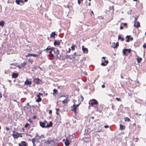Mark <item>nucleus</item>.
<instances>
[{"mask_svg": "<svg viewBox=\"0 0 146 146\" xmlns=\"http://www.w3.org/2000/svg\"><path fill=\"white\" fill-rule=\"evenodd\" d=\"M80 97L81 99V101H83V99H84V98H83V96L81 95L80 96Z\"/></svg>", "mask_w": 146, "mask_h": 146, "instance_id": "nucleus-42", "label": "nucleus"}, {"mask_svg": "<svg viewBox=\"0 0 146 146\" xmlns=\"http://www.w3.org/2000/svg\"><path fill=\"white\" fill-rule=\"evenodd\" d=\"M52 123L51 121H50L48 125H46V127L47 128H48L51 127L52 125Z\"/></svg>", "mask_w": 146, "mask_h": 146, "instance_id": "nucleus-17", "label": "nucleus"}, {"mask_svg": "<svg viewBox=\"0 0 146 146\" xmlns=\"http://www.w3.org/2000/svg\"><path fill=\"white\" fill-rule=\"evenodd\" d=\"M28 121H29L30 123H31L32 122V120L30 119H29V120H28Z\"/></svg>", "mask_w": 146, "mask_h": 146, "instance_id": "nucleus-60", "label": "nucleus"}, {"mask_svg": "<svg viewBox=\"0 0 146 146\" xmlns=\"http://www.w3.org/2000/svg\"><path fill=\"white\" fill-rule=\"evenodd\" d=\"M51 48H49L48 47L46 49V50H51Z\"/></svg>", "mask_w": 146, "mask_h": 146, "instance_id": "nucleus-38", "label": "nucleus"}, {"mask_svg": "<svg viewBox=\"0 0 146 146\" xmlns=\"http://www.w3.org/2000/svg\"><path fill=\"white\" fill-rule=\"evenodd\" d=\"M125 52V50L124 49H123V50L122 53H123V55H125V54H126L125 52Z\"/></svg>", "mask_w": 146, "mask_h": 146, "instance_id": "nucleus-36", "label": "nucleus"}, {"mask_svg": "<svg viewBox=\"0 0 146 146\" xmlns=\"http://www.w3.org/2000/svg\"><path fill=\"white\" fill-rule=\"evenodd\" d=\"M54 44L55 45H59L60 44V42L59 40H55L54 42Z\"/></svg>", "mask_w": 146, "mask_h": 146, "instance_id": "nucleus-15", "label": "nucleus"}, {"mask_svg": "<svg viewBox=\"0 0 146 146\" xmlns=\"http://www.w3.org/2000/svg\"><path fill=\"white\" fill-rule=\"evenodd\" d=\"M86 60V58L85 57H83L82 59V60Z\"/></svg>", "mask_w": 146, "mask_h": 146, "instance_id": "nucleus-56", "label": "nucleus"}, {"mask_svg": "<svg viewBox=\"0 0 146 146\" xmlns=\"http://www.w3.org/2000/svg\"><path fill=\"white\" fill-rule=\"evenodd\" d=\"M98 102L95 99H92V100L90 101L89 102L90 104L93 106L94 105H96L98 104Z\"/></svg>", "mask_w": 146, "mask_h": 146, "instance_id": "nucleus-4", "label": "nucleus"}, {"mask_svg": "<svg viewBox=\"0 0 146 146\" xmlns=\"http://www.w3.org/2000/svg\"><path fill=\"white\" fill-rule=\"evenodd\" d=\"M115 43H112V47L113 48V46H115Z\"/></svg>", "mask_w": 146, "mask_h": 146, "instance_id": "nucleus-47", "label": "nucleus"}, {"mask_svg": "<svg viewBox=\"0 0 146 146\" xmlns=\"http://www.w3.org/2000/svg\"><path fill=\"white\" fill-rule=\"evenodd\" d=\"M6 129L7 131H9V128L8 127H6Z\"/></svg>", "mask_w": 146, "mask_h": 146, "instance_id": "nucleus-52", "label": "nucleus"}, {"mask_svg": "<svg viewBox=\"0 0 146 146\" xmlns=\"http://www.w3.org/2000/svg\"><path fill=\"white\" fill-rule=\"evenodd\" d=\"M119 46V42H117L116 44H115V46H113V48H117Z\"/></svg>", "mask_w": 146, "mask_h": 146, "instance_id": "nucleus-27", "label": "nucleus"}, {"mask_svg": "<svg viewBox=\"0 0 146 146\" xmlns=\"http://www.w3.org/2000/svg\"><path fill=\"white\" fill-rule=\"evenodd\" d=\"M124 25L126 27H127V23H123Z\"/></svg>", "mask_w": 146, "mask_h": 146, "instance_id": "nucleus-45", "label": "nucleus"}, {"mask_svg": "<svg viewBox=\"0 0 146 146\" xmlns=\"http://www.w3.org/2000/svg\"><path fill=\"white\" fill-rule=\"evenodd\" d=\"M56 35V33L54 32H52L50 35V36L55 38V36Z\"/></svg>", "mask_w": 146, "mask_h": 146, "instance_id": "nucleus-23", "label": "nucleus"}, {"mask_svg": "<svg viewBox=\"0 0 146 146\" xmlns=\"http://www.w3.org/2000/svg\"><path fill=\"white\" fill-rule=\"evenodd\" d=\"M125 52L128 51L129 53H130L131 52V49H124Z\"/></svg>", "mask_w": 146, "mask_h": 146, "instance_id": "nucleus-30", "label": "nucleus"}, {"mask_svg": "<svg viewBox=\"0 0 146 146\" xmlns=\"http://www.w3.org/2000/svg\"><path fill=\"white\" fill-rule=\"evenodd\" d=\"M102 88H105V85L104 84H103L102 85Z\"/></svg>", "mask_w": 146, "mask_h": 146, "instance_id": "nucleus-53", "label": "nucleus"}, {"mask_svg": "<svg viewBox=\"0 0 146 146\" xmlns=\"http://www.w3.org/2000/svg\"><path fill=\"white\" fill-rule=\"evenodd\" d=\"M118 40H121L122 41L124 40V38H122L120 35L118 36Z\"/></svg>", "mask_w": 146, "mask_h": 146, "instance_id": "nucleus-31", "label": "nucleus"}, {"mask_svg": "<svg viewBox=\"0 0 146 146\" xmlns=\"http://www.w3.org/2000/svg\"><path fill=\"white\" fill-rule=\"evenodd\" d=\"M130 37V36L127 35L126 36V38H127L126 40L127 42H128L129 41Z\"/></svg>", "mask_w": 146, "mask_h": 146, "instance_id": "nucleus-28", "label": "nucleus"}, {"mask_svg": "<svg viewBox=\"0 0 146 146\" xmlns=\"http://www.w3.org/2000/svg\"><path fill=\"white\" fill-rule=\"evenodd\" d=\"M13 133L12 134V135L15 139L19 137L20 133H19L18 132L15 133L14 131H13Z\"/></svg>", "mask_w": 146, "mask_h": 146, "instance_id": "nucleus-3", "label": "nucleus"}, {"mask_svg": "<svg viewBox=\"0 0 146 146\" xmlns=\"http://www.w3.org/2000/svg\"><path fill=\"white\" fill-rule=\"evenodd\" d=\"M104 127L105 128H107L108 127V125H105Z\"/></svg>", "mask_w": 146, "mask_h": 146, "instance_id": "nucleus-50", "label": "nucleus"}, {"mask_svg": "<svg viewBox=\"0 0 146 146\" xmlns=\"http://www.w3.org/2000/svg\"><path fill=\"white\" fill-rule=\"evenodd\" d=\"M129 39H130L131 40H133V37H131V38H129Z\"/></svg>", "mask_w": 146, "mask_h": 146, "instance_id": "nucleus-64", "label": "nucleus"}, {"mask_svg": "<svg viewBox=\"0 0 146 146\" xmlns=\"http://www.w3.org/2000/svg\"><path fill=\"white\" fill-rule=\"evenodd\" d=\"M41 81V80L39 79L38 78L34 79V82L36 84H39L40 82Z\"/></svg>", "mask_w": 146, "mask_h": 146, "instance_id": "nucleus-7", "label": "nucleus"}, {"mask_svg": "<svg viewBox=\"0 0 146 146\" xmlns=\"http://www.w3.org/2000/svg\"><path fill=\"white\" fill-rule=\"evenodd\" d=\"M32 56L36 57L38 56V55H37V54H33Z\"/></svg>", "mask_w": 146, "mask_h": 146, "instance_id": "nucleus-40", "label": "nucleus"}, {"mask_svg": "<svg viewBox=\"0 0 146 146\" xmlns=\"http://www.w3.org/2000/svg\"><path fill=\"white\" fill-rule=\"evenodd\" d=\"M41 95H42V94L41 93H39L38 94V95H37V96L38 98V99L36 100V102H38L41 101L42 99L40 97V96Z\"/></svg>", "mask_w": 146, "mask_h": 146, "instance_id": "nucleus-6", "label": "nucleus"}, {"mask_svg": "<svg viewBox=\"0 0 146 146\" xmlns=\"http://www.w3.org/2000/svg\"><path fill=\"white\" fill-rule=\"evenodd\" d=\"M22 134H21L20 133V135L19 136H20V137H22Z\"/></svg>", "mask_w": 146, "mask_h": 146, "instance_id": "nucleus-63", "label": "nucleus"}, {"mask_svg": "<svg viewBox=\"0 0 146 146\" xmlns=\"http://www.w3.org/2000/svg\"><path fill=\"white\" fill-rule=\"evenodd\" d=\"M120 28L121 30H122L123 28V27L121 26L120 27Z\"/></svg>", "mask_w": 146, "mask_h": 146, "instance_id": "nucleus-55", "label": "nucleus"}, {"mask_svg": "<svg viewBox=\"0 0 146 146\" xmlns=\"http://www.w3.org/2000/svg\"><path fill=\"white\" fill-rule=\"evenodd\" d=\"M83 72V74L84 75H87V73L86 72Z\"/></svg>", "mask_w": 146, "mask_h": 146, "instance_id": "nucleus-48", "label": "nucleus"}, {"mask_svg": "<svg viewBox=\"0 0 146 146\" xmlns=\"http://www.w3.org/2000/svg\"><path fill=\"white\" fill-rule=\"evenodd\" d=\"M71 48L72 50H75V46L74 45H72L71 47Z\"/></svg>", "mask_w": 146, "mask_h": 146, "instance_id": "nucleus-37", "label": "nucleus"}, {"mask_svg": "<svg viewBox=\"0 0 146 146\" xmlns=\"http://www.w3.org/2000/svg\"><path fill=\"white\" fill-rule=\"evenodd\" d=\"M53 49H52V47L51 48V50H49V53L50 54L51 56L52 57L54 56V54L53 53Z\"/></svg>", "mask_w": 146, "mask_h": 146, "instance_id": "nucleus-16", "label": "nucleus"}, {"mask_svg": "<svg viewBox=\"0 0 146 146\" xmlns=\"http://www.w3.org/2000/svg\"><path fill=\"white\" fill-rule=\"evenodd\" d=\"M51 141H45L44 142V143L46 144H50V143L51 142Z\"/></svg>", "mask_w": 146, "mask_h": 146, "instance_id": "nucleus-25", "label": "nucleus"}, {"mask_svg": "<svg viewBox=\"0 0 146 146\" xmlns=\"http://www.w3.org/2000/svg\"><path fill=\"white\" fill-rule=\"evenodd\" d=\"M124 120L125 121H128L129 122L130 120V119L128 117H125L124 118Z\"/></svg>", "mask_w": 146, "mask_h": 146, "instance_id": "nucleus-26", "label": "nucleus"}, {"mask_svg": "<svg viewBox=\"0 0 146 146\" xmlns=\"http://www.w3.org/2000/svg\"><path fill=\"white\" fill-rule=\"evenodd\" d=\"M82 49L83 52L84 53H87L88 52V49L87 48H85L84 46H82Z\"/></svg>", "mask_w": 146, "mask_h": 146, "instance_id": "nucleus-8", "label": "nucleus"}, {"mask_svg": "<svg viewBox=\"0 0 146 146\" xmlns=\"http://www.w3.org/2000/svg\"><path fill=\"white\" fill-rule=\"evenodd\" d=\"M40 137L41 138H44L45 137L42 134L41 135Z\"/></svg>", "mask_w": 146, "mask_h": 146, "instance_id": "nucleus-46", "label": "nucleus"}, {"mask_svg": "<svg viewBox=\"0 0 146 146\" xmlns=\"http://www.w3.org/2000/svg\"><path fill=\"white\" fill-rule=\"evenodd\" d=\"M19 1L20 2H21L22 3H23V1L22 0H19Z\"/></svg>", "mask_w": 146, "mask_h": 146, "instance_id": "nucleus-59", "label": "nucleus"}, {"mask_svg": "<svg viewBox=\"0 0 146 146\" xmlns=\"http://www.w3.org/2000/svg\"><path fill=\"white\" fill-rule=\"evenodd\" d=\"M62 102V103L64 104H66L68 102L67 99H66L64 100Z\"/></svg>", "mask_w": 146, "mask_h": 146, "instance_id": "nucleus-22", "label": "nucleus"}, {"mask_svg": "<svg viewBox=\"0 0 146 146\" xmlns=\"http://www.w3.org/2000/svg\"><path fill=\"white\" fill-rule=\"evenodd\" d=\"M65 144L66 146H68L70 144V142L68 139H66Z\"/></svg>", "mask_w": 146, "mask_h": 146, "instance_id": "nucleus-13", "label": "nucleus"}, {"mask_svg": "<svg viewBox=\"0 0 146 146\" xmlns=\"http://www.w3.org/2000/svg\"><path fill=\"white\" fill-rule=\"evenodd\" d=\"M79 104H77V105H75V106L77 108V107H78V106H79Z\"/></svg>", "mask_w": 146, "mask_h": 146, "instance_id": "nucleus-58", "label": "nucleus"}, {"mask_svg": "<svg viewBox=\"0 0 146 146\" xmlns=\"http://www.w3.org/2000/svg\"><path fill=\"white\" fill-rule=\"evenodd\" d=\"M5 22L4 21H2L0 22V26L3 27L4 24Z\"/></svg>", "mask_w": 146, "mask_h": 146, "instance_id": "nucleus-20", "label": "nucleus"}, {"mask_svg": "<svg viewBox=\"0 0 146 146\" xmlns=\"http://www.w3.org/2000/svg\"><path fill=\"white\" fill-rule=\"evenodd\" d=\"M142 59L141 58H137V62L138 63H140L142 60Z\"/></svg>", "mask_w": 146, "mask_h": 146, "instance_id": "nucleus-21", "label": "nucleus"}, {"mask_svg": "<svg viewBox=\"0 0 146 146\" xmlns=\"http://www.w3.org/2000/svg\"><path fill=\"white\" fill-rule=\"evenodd\" d=\"M52 49H53L52 51L54 55H56V56H57L59 54V52L57 49L52 47Z\"/></svg>", "mask_w": 146, "mask_h": 146, "instance_id": "nucleus-2", "label": "nucleus"}, {"mask_svg": "<svg viewBox=\"0 0 146 146\" xmlns=\"http://www.w3.org/2000/svg\"><path fill=\"white\" fill-rule=\"evenodd\" d=\"M40 125L43 128H47L46 127V126H45V124H44V123L42 122H40Z\"/></svg>", "mask_w": 146, "mask_h": 146, "instance_id": "nucleus-11", "label": "nucleus"}, {"mask_svg": "<svg viewBox=\"0 0 146 146\" xmlns=\"http://www.w3.org/2000/svg\"><path fill=\"white\" fill-rule=\"evenodd\" d=\"M29 125V124L28 123H26L25 126V127H27Z\"/></svg>", "mask_w": 146, "mask_h": 146, "instance_id": "nucleus-39", "label": "nucleus"}, {"mask_svg": "<svg viewBox=\"0 0 146 146\" xmlns=\"http://www.w3.org/2000/svg\"><path fill=\"white\" fill-rule=\"evenodd\" d=\"M56 113L57 115H58L59 114V113L58 111H56Z\"/></svg>", "mask_w": 146, "mask_h": 146, "instance_id": "nucleus-57", "label": "nucleus"}, {"mask_svg": "<svg viewBox=\"0 0 146 146\" xmlns=\"http://www.w3.org/2000/svg\"><path fill=\"white\" fill-rule=\"evenodd\" d=\"M41 138L40 137V136H39L38 137V140H39V139H40Z\"/></svg>", "mask_w": 146, "mask_h": 146, "instance_id": "nucleus-61", "label": "nucleus"}, {"mask_svg": "<svg viewBox=\"0 0 146 146\" xmlns=\"http://www.w3.org/2000/svg\"><path fill=\"white\" fill-rule=\"evenodd\" d=\"M108 60H106L104 62L102 63L101 65L102 66H105L108 64Z\"/></svg>", "mask_w": 146, "mask_h": 146, "instance_id": "nucleus-14", "label": "nucleus"}, {"mask_svg": "<svg viewBox=\"0 0 146 146\" xmlns=\"http://www.w3.org/2000/svg\"><path fill=\"white\" fill-rule=\"evenodd\" d=\"M32 55H33V54H29V56H32Z\"/></svg>", "mask_w": 146, "mask_h": 146, "instance_id": "nucleus-62", "label": "nucleus"}, {"mask_svg": "<svg viewBox=\"0 0 146 146\" xmlns=\"http://www.w3.org/2000/svg\"><path fill=\"white\" fill-rule=\"evenodd\" d=\"M43 122L45 124H46L47 123V121L45 120L44 121V122Z\"/></svg>", "mask_w": 146, "mask_h": 146, "instance_id": "nucleus-54", "label": "nucleus"}, {"mask_svg": "<svg viewBox=\"0 0 146 146\" xmlns=\"http://www.w3.org/2000/svg\"><path fill=\"white\" fill-rule=\"evenodd\" d=\"M19 146H26V143L25 141H22L21 143H19Z\"/></svg>", "mask_w": 146, "mask_h": 146, "instance_id": "nucleus-9", "label": "nucleus"}, {"mask_svg": "<svg viewBox=\"0 0 146 146\" xmlns=\"http://www.w3.org/2000/svg\"><path fill=\"white\" fill-rule=\"evenodd\" d=\"M82 0H78V4H80L81 1H82Z\"/></svg>", "mask_w": 146, "mask_h": 146, "instance_id": "nucleus-41", "label": "nucleus"}, {"mask_svg": "<svg viewBox=\"0 0 146 146\" xmlns=\"http://www.w3.org/2000/svg\"><path fill=\"white\" fill-rule=\"evenodd\" d=\"M31 82L27 80L25 82V85H31Z\"/></svg>", "mask_w": 146, "mask_h": 146, "instance_id": "nucleus-12", "label": "nucleus"}, {"mask_svg": "<svg viewBox=\"0 0 146 146\" xmlns=\"http://www.w3.org/2000/svg\"><path fill=\"white\" fill-rule=\"evenodd\" d=\"M52 113V111L51 110H50L49 111V113L50 114H51Z\"/></svg>", "mask_w": 146, "mask_h": 146, "instance_id": "nucleus-51", "label": "nucleus"}, {"mask_svg": "<svg viewBox=\"0 0 146 146\" xmlns=\"http://www.w3.org/2000/svg\"><path fill=\"white\" fill-rule=\"evenodd\" d=\"M76 54V52H75L73 54L71 55V57L70 58V59H72V58L75 59L76 56L75 55Z\"/></svg>", "mask_w": 146, "mask_h": 146, "instance_id": "nucleus-18", "label": "nucleus"}, {"mask_svg": "<svg viewBox=\"0 0 146 146\" xmlns=\"http://www.w3.org/2000/svg\"><path fill=\"white\" fill-rule=\"evenodd\" d=\"M15 2L17 5H19L20 4V2L19 1V0H16Z\"/></svg>", "mask_w": 146, "mask_h": 146, "instance_id": "nucleus-34", "label": "nucleus"}, {"mask_svg": "<svg viewBox=\"0 0 146 146\" xmlns=\"http://www.w3.org/2000/svg\"><path fill=\"white\" fill-rule=\"evenodd\" d=\"M103 107L101 106L100 105L95 108V110L96 111H98L100 112H101L103 109Z\"/></svg>", "mask_w": 146, "mask_h": 146, "instance_id": "nucleus-5", "label": "nucleus"}, {"mask_svg": "<svg viewBox=\"0 0 146 146\" xmlns=\"http://www.w3.org/2000/svg\"><path fill=\"white\" fill-rule=\"evenodd\" d=\"M116 100L118 101H120L121 100V99L118 98H116Z\"/></svg>", "mask_w": 146, "mask_h": 146, "instance_id": "nucleus-44", "label": "nucleus"}, {"mask_svg": "<svg viewBox=\"0 0 146 146\" xmlns=\"http://www.w3.org/2000/svg\"><path fill=\"white\" fill-rule=\"evenodd\" d=\"M143 47L144 48H146V45L145 44H144L143 45Z\"/></svg>", "mask_w": 146, "mask_h": 146, "instance_id": "nucleus-49", "label": "nucleus"}, {"mask_svg": "<svg viewBox=\"0 0 146 146\" xmlns=\"http://www.w3.org/2000/svg\"><path fill=\"white\" fill-rule=\"evenodd\" d=\"M18 74L13 73L12 74V77L13 78H16L18 76Z\"/></svg>", "mask_w": 146, "mask_h": 146, "instance_id": "nucleus-10", "label": "nucleus"}, {"mask_svg": "<svg viewBox=\"0 0 146 146\" xmlns=\"http://www.w3.org/2000/svg\"><path fill=\"white\" fill-rule=\"evenodd\" d=\"M32 142L33 143V144H34V143H35V138H33L32 139Z\"/></svg>", "mask_w": 146, "mask_h": 146, "instance_id": "nucleus-35", "label": "nucleus"}, {"mask_svg": "<svg viewBox=\"0 0 146 146\" xmlns=\"http://www.w3.org/2000/svg\"><path fill=\"white\" fill-rule=\"evenodd\" d=\"M70 57H71V55H67L66 56V58H70Z\"/></svg>", "mask_w": 146, "mask_h": 146, "instance_id": "nucleus-43", "label": "nucleus"}, {"mask_svg": "<svg viewBox=\"0 0 146 146\" xmlns=\"http://www.w3.org/2000/svg\"><path fill=\"white\" fill-rule=\"evenodd\" d=\"M73 108H72V111H75L76 110V108L75 106V105L74 104L72 106Z\"/></svg>", "mask_w": 146, "mask_h": 146, "instance_id": "nucleus-19", "label": "nucleus"}, {"mask_svg": "<svg viewBox=\"0 0 146 146\" xmlns=\"http://www.w3.org/2000/svg\"><path fill=\"white\" fill-rule=\"evenodd\" d=\"M27 64L26 62H24L21 64V66H24L26 65Z\"/></svg>", "mask_w": 146, "mask_h": 146, "instance_id": "nucleus-33", "label": "nucleus"}, {"mask_svg": "<svg viewBox=\"0 0 146 146\" xmlns=\"http://www.w3.org/2000/svg\"><path fill=\"white\" fill-rule=\"evenodd\" d=\"M120 128L121 129H125V127L121 124L120 125Z\"/></svg>", "mask_w": 146, "mask_h": 146, "instance_id": "nucleus-24", "label": "nucleus"}, {"mask_svg": "<svg viewBox=\"0 0 146 146\" xmlns=\"http://www.w3.org/2000/svg\"><path fill=\"white\" fill-rule=\"evenodd\" d=\"M53 95H54V94L56 93L57 91V90L56 89H54L53 90Z\"/></svg>", "mask_w": 146, "mask_h": 146, "instance_id": "nucleus-32", "label": "nucleus"}, {"mask_svg": "<svg viewBox=\"0 0 146 146\" xmlns=\"http://www.w3.org/2000/svg\"><path fill=\"white\" fill-rule=\"evenodd\" d=\"M28 60L29 62L31 63V64H32V63L33 62V59H32L30 58L28 59Z\"/></svg>", "mask_w": 146, "mask_h": 146, "instance_id": "nucleus-29", "label": "nucleus"}, {"mask_svg": "<svg viewBox=\"0 0 146 146\" xmlns=\"http://www.w3.org/2000/svg\"><path fill=\"white\" fill-rule=\"evenodd\" d=\"M138 16H137L135 18L134 21V26L137 28H138L140 26V24L139 22L137 21L138 18Z\"/></svg>", "mask_w": 146, "mask_h": 146, "instance_id": "nucleus-1", "label": "nucleus"}]
</instances>
